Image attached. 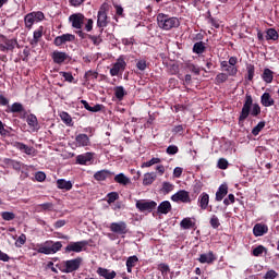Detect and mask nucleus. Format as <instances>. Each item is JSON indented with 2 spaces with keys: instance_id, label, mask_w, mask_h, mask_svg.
I'll return each mask as SVG.
<instances>
[{
  "instance_id": "nucleus-1",
  "label": "nucleus",
  "mask_w": 279,
  "mask_h": 279,
  "mask_svg": "<svg viewBox=\"0 0 279 279\" xmlns=\"http://www.w3.org/2000/svg\"><path fill=\"white\" fill-rule=\"evenodd\" d=\"M260 112V106L258 104H254V98H252L251 95L246 94L242 111L240 112V117L238 118V125L243 126L250 116L257 118Z\"/></svg>"
},
{
  "instance_id": "nucleus-2",
  "label": "nucleus",
  "mask_w": 279,
  "mask_h": 279,
  "mask_svg": "<svg viewBox=\"0 0 279 279\" xmlns=\"http://www.w3.org/2000/svg\"><path fill=\"white\" fill-rule=\"evenodd\" d=\"M157 25H159L160 29L170 31L173 28H179L180 21L177 16H170L163 13H159L156 16Z\"/></svg>"
},
{
  "instance_id": "nucleus-3",
  "label": "nucleus",
  "mask_w": 279,
  "mask_h": 279,
  "mask_svg": "<svg viewBox=\"0 0 279 279\" xmlns=\"http://www.w3.org/2000/svg\"><path fill=\"white\" fill-rule=\"evenodd\" d=\"M61 248L62 244L60 241L53 242L52 240H47L44 244H37V253L45 255L56 254Z\"/></svg>"
},
{
  "instance_id": "nucleus-4",
  "label": "nucleus",
  "mask_w": 279,
  "mask_h": 279,
  "mask_svg": "<svg viewBox=\"0 0 279 279\" xmlns=\"http://www.w3.org/2000/svg\"><path fill=\"white\" fill-rule=\"evenodd\" d=\"M83 257L77 256L76 258L64 260L63 268H60L62 274H73L77 271L83 265Z\"/></svg>"
},
{
  "instance_id": "nucleus-5",
  "label": "nucleus",
  "mask_w": 279,
  "mask_h": 279,
  "mask_svg": "<svg viewBox=\"0 0 279 279\" xmlns=\"http://www.w3.org/2000/svg\"><path fill=\"white\" fill-rule=\"evenodd\" d=\"M108 15H107V9L106 5L102 4L97 13V27L100 31V34H104V29L108 26Z\"/></svg>"
},
{
  "instance_id": "nucleus-6",
  "label": "nucleus",
  "mask_w": 279,
  "mask_h": 279,
  "mask_svg": "<svg viewBox=\"0 0 279 279\" xmlns=\"http://www.w3.org/2000/svg\"><path fill=\"white\" fill-rule=\"evenodd\" d=\"M135 207L140 213H153L157 208L156 201L137 199Z\"/></svg>"
},
{
  "instance_id": "nucleus-7",
  "label": "nucleus",
  "mask_w": 279,
  "mask_h": 279,
  "mask_svg": "<svg viewBox=\"0 0 279 279\" xmlns=\"http://www.w3.org/2000/svg\"><path fill=\"white\" fill-rule=\"evenodd\" d=\"M87 245H88L87 240L70 242L69 245L64 247V253L69 254L71 252H74V253L85 252Z\"/></svg>"
},
{
  "instance_id": "nucleus-8",
  "label": "nucleus",
  "mask_w": 279,
  "mask_h": 279,
  "mask_svg": "<svg viewBox=\"0 0 279 279\" xmlns=\"http://www.w3.org/2000/svg\"><path fill=\"white\" fill-rule=\"evenodd\" d=\"M128 68V63L125 62L123 56L119 57L113 63V66L110 69V76L111 77H117L120 74L124 72V70Z\"/></svg>"
},
{
  "instance_id": "nucleus-9",
  "label": "nucleus",
  "mask_w": 279,
  "mask_h": 279,
  "mask_svg": "<svg viewBox=\"0 0 279 279\" xmlns=\"http://www.w3.org/2000/svg\"><path fill=\"white\" fill-rule=\"evenodd\" d=\"M173 203L191 204V195L185 190H181L171 196Z\"/></svg>"
},
{
  "instance_id": "nucleus-10",
  "label": "nucleus",
  "mask_w": 279,
  "mask_h": 279,
  "mask_svg": "<svg viewBox=\"0 0 279 279\" xmlns=\"http://www.w3.org/2000/svg\"><path fill=\"white\" fill-rule=\"evenodd\" d=\"M109 229L111 232L118 235H125L129 233L128 223H125L124 221L110 223Z\"/></svg>"
},
{
  "instance_id": "nucleus-11",
  "label": "nucleus",
  "mask_w": 279,
  "mask_h": 279,
  "mask_svg": "<svg viewBox=\"0 0 279 279\" xmlns=\"http://www.w3.org/2000/svg\"><path fill=\"white\" fill-rule=\"evenodd\" d=\"M69 21L72 23V28L82 29L85 21V15L82 13H74L69 16Z\"/></svg>"
},
{
  "instance_id": "nucleus-12",
  "label": "nucleus",
  "mask_w": 279,
  "mask_h": 279,
  "mask_svg": "<svg viewBox=\"0 0 279 279\" xmlns=\"http://www.w3.org/2000/svg\"><path fill=\"white\" fill-rule=\"evenodd\" d=\"M74 41H75V35L65 33V34H62L61 36H57L53 39V45L57 47H60L62 45H66L68 43H74Z\"/></svg>"
},
{
  "instance_id": "nucleus-13",
  "label": "nucleus",
  "mask_w": 279,
  "mask_h": 279,
  "mask_svg": "<svg viewBox=\"0 0 279 279\" xmlns=\"http://www.w3.org/2000/svg\"><path fill=\"white\" fill-rule=\"evenodd\" d=\"M51 59L56 64H62L65 61H71V57L66 52L54 50L51 54Z\"/></svg>"
},
{
  "instance_id": "nucleus-14",
  "label": "nucleus",
  "mask_w": 279,
  "mask_h": 279,
  "mask_svg": "<svg viewBox=\"0 0 279 279\" xmlns=\"http://www.w3.org/2000/svg\"><path fill=\"white\" fill-rule=\"evenodd\" d=\"M94 153H84L76 157V163L82 166L93 165Z\"/></svg>"
},
{
  "instance_id": "nucleus-15",
  "label": "nucleus",
  "mask_w": 279,
  "mask_h": 279,
  "mask_svg": "<svg viewBox=\"0 0 279 279\" xmlns=\"http://www.w3.org/2000/svg\"><path fill=\"white\" fill-rule=\"evenodd\" d=\"M220 69H222L229 77H235L238 75L239 69L238 66H233L228 61L220 62Z\"/></svg>"
},
{
  "instance_id": "nucleus-16",
  "label": "nucleus",
  "mask_w": 279,
  "mask_h": 279,
  "mask_svg": "<svg viewBox=\"0 0 279 279\" xmlns=\"http://www.w3.org/2000/svg\"><path fill=\"white\" fill-rule=\"evenodd\" d=\"M268 233V226L265 223H255L253 227L254 236H264Z\"/></svg>"
},
{
  "instance_id": "nucleus-17",
  "label": "nucleus",
  "mask_w": 279,
  "mask_h": 279,
  "mask_svg": "<svg viewBox=\"0 0 279 279\" xmlns=\"http://www.w3.org/2000/svg\"><path fill=\"white\" fill-rule=\"evenodd\" d=\"M209 203H210V196L206 192H202L197 199V204L201 210H206Z\"/></svg>"
},
{
  "instance_id": "nucleus-18",
  "label": "nucleus",
  "mask_w": 279,
  "mask_h": 279,
  "mask_svg": "<svg viewBox=\"0 0 279 279\" xmlns=\"http://www.w3.org/2000/svg\"><path fill=\"white\" fill-rule=\"evenodd\" d=\"M75 142H76V147H78V148H84L92 144L88 135H86V134L76 135Z\"/></svg>"
},
{
  "instance_id": "nucleus-19",
  "label": "nucleus",
  "mask_w": 279,
  "mask_h": 279,
  "mask_svg": "<svg viewBox=\"0 0 279 279\" xmlns=\"http://www.w3.org/2000/svg\"><path fill=\"white\" fill-rule=\"evenodd\" d=\"M216 259L217 257L214 255L213 251H209L207 254H201L199 257L197 258V260L201 264H208V265H211Z\"/></svg>"
},
{
  "instance_id": "nucleus-20",
  "label": "nucleus",
  "mask_w": 279,
  "mask_h": 279,
  "mask_svg": "<svg viewBox=\"0 0 279 279\" xmlns=\"http://www.w3.org/2000/svg\"><path fill=\"white\" fill-rule=\"evenodd\" d=\"M26 123L34 132L39 131L38 118L34 113L27 116Z\"/></svg>"
},
{
  "instance_id": "nucleus-21",
  "label": "nucleus",
  "mask_w": 279,
  "mask_h": 279,
  "mask_svg": "<svg viewBox=\"0 0 279 279\" xmlns=\"http://www.w3.org/2000/svg\"><path fill=\"white\" fill-rule=\"evenodd\" d=\"M96 272L99 277H102L105 279H114L117 276V272L114 270H109V269L102 268V267H98Z\"/></svg>"
},
{
  "instance_id": "nucleus-22",
  "label": "nucleus",
  "mask_w": 279,
  "mask_h": 279,
  "mask_svg": "<svg viewBox=\"0 0 279 279\" xmlns=\"http://www.w3.org/2000/svg\"><path fill=\"white\" fill-rule=\"evenodd\" d=\"M113 174L114 173H112L110 170L102 169V170H99L96 173H94L93 178L96 181H105V180L109 179Z\"/></svg>"
},
{
  "instance_id": "nucleus-23",
  "label": "nucleus",
  "mask_w": 279,
  "mask_h": 279,
  "mask_svg": "<svg viewBox=\"0 0 279 279\" xmlns=\"http://www.w3.org/2000/svg\"><path fill=\"white\" fill-rule=\"evenodd\" d=\"M260 104L264 108H269L275 106V99L270 96L269 93H264L260 96Z\"/></svg>"
},
{
  "instance_id": "nucleus-24",
  "label": "nucleus",
  "mask_w": 279,
  "mask_h": 279,
  "mask_svg": "<svg viewBox=\"0 0 279 279\" xmlns=\"http://www.w3.org/2000/svg\"><path fill=\"white\" fill-rule=\"evenodd\" d=\"M229 193L227 184H220L216 192V202H221Z\"/></svg>"
},
{
  "instance_id": "nucleus-25",
  "label": "nucleus",
  "mask_w": 279,
  "mask_h": 279,
  "mask_svg": "<svg viewBox=\"0 0 279 279\" xmlns=\"http://www.w3.org/2000/svg\"><path fill=\"white\" fill-rule=\"evenodd\" d=\"M59 117L61 118V121L64 123V125L70 128L74 126L73 118L69 114L68 111H61Z\"/></svg>"
},
{
  "instance_id": "nucleus-26",
  "label": "nucleus",
  "mask_w": 279,
  "mask_h": 279,
  "mask_svg": "<svg viewBox=\"0 0 279 279\" xmlns=\"http://www.w3.org/2000/svg\"><path fill=\"white\" fill-rule=\"evenodd\" d=\"M138 263V257L137 255H132V256H129L128 259H126V270L129 274H132V269L134 267H136Z\"/></svg>"
},
{
  "instance_id": "nucleus-27",
  "label": "nucleus",
  "mask_w": 279,
  "mask_h": 279,
  "mask_svg": "<svg viewBox=\"0 0 279 279\" xmlns=\"http://www.w3.org/2000/svg\"><path fill=\"white\" fill-rule=\"evenodd\" d=\"M171 211V204L169 201H163L160 203L159 207H157V213L167 215Z\"/></svg>"
},
{
  "instance_id": "nucleus-28",
  "label": "nucleus",
  "mask_w": 279,
  "mask_h": 279,
  "mask_svg": "<svg viewBox=\"0 0 279 279\" xmlns=\"http://www.w3.org/2000/svg\"><path fill=\"white\" fill-rule=\"evenodd\" d=\"M114 182L120 185L128 186L129 184H131V179L129 177H125L123 173H119L114 177Z\"/></svg>"
},
{
  "instance_id": "nucleus-29",
  "label": "nucleus",
  "mask_w": 279,
  "mask_h": 279,
  "mask_svg": "<svg viewBox=\"0 0 279 279\" xmlns=\"http://www.w3.org/2000/svg\"><path fill=\"white\" fill-rule=\"evenodd\" d=\"M57 189L70 191L73 189V183L66 181L65 179H59L57 180Z\"/></svg>"
},
{
  "instance_id": "nucleus-30",
  "label": "nucleus",
  "mask_w": 279,
  "mask_h": 279,
  "mask_svg": "<svg viewBox=\"0 0 279 279\" xmlns=\"http://www.w3.org/2000/svg\"><path fill=\"white\" fill-rule=\"evenodd\" d=\"M274 72L270 71L268 68L264 69L262 74V78L266 84H271L274 82Z\"/></svg>"
},
{
  "instance_id": "nucleus-31",
  "label": "nucleus",
  "mask_w": 279,
  "mask_h": 279,
  "mask_svg": "<svg viewBox=\"0 0 279 279\" xmlns=\"http://www.w3.org/2000/svg\"><path fill=\"white\" fill-rule=\"evenodd\" d=\"M157 180V174L151 172V173H145L144 179H143V185L144 186H149L153 184L154 181Z\"/></svg>"
},
{
  "instance_id": "nucleus-32",
  "label": "nucleus",
  "mask_w": 279,
  "mask_h": 279,
  "mask_svg": "<svg viewBox=\"0 0 279 279\" xmlns=\"http://www.w3.org/2000/svg\"><path fill=\"white\" fill-rule=\"evenodd\" d=\"M229 73L219 72L215 77V84L216 85H222L229 80Z\"/></svg>"
},
{
  "instance_id": "nucleus-33",
  "label": "nucleus",
  "mask_w": 279,
  "mask_h": 279,
  "mask_svg": "<svg viewBox=\"0 0 279 279\" xmlns=\"http://www.w3.org/2000/svg\"><path fill=\"white\" fill-rule=\"evenodd\" d=\"M52 210H53V204L51 202H47L36 206L37 213L52 211Z\"/></svg>"
},
{
  "instance_id": "nucleus-34",
  "label": "nucleus",
  "mask_w": 279,
  "mask_h": 279,
  "mask_svg": "<svg viewBox=\"0 0 279 279\" xmlns=\"http://www.w3.org/2000/svg\"><path fill=\"white\" fill-rule=\"evenodd\" d=\"M278 38H279V34L277 33V31L275 28L266 29V35H265L266 40L277 41Z\"/></svg>"
},
{
  "instance_id": "nucleus-35",
  "label": "nucleus",
  "mask_w": 279,
  "mask_h": 279,
  "mask_svg": "<svg viewBox=\"0 0 279 279\" xmlns=\"http://www.w3.org/2000/svg\"><path fill=\"white\" fill-rule=\"evenodd\" d=\"M206 51V46L204 41H197L194 44V47L192 48V52L196 54H202L205 53Z\"/></svg>"
},
{
  "instance_id": "nucleus-36",
  "label": "nucleus",
  "mask_w": 279,
  "mask_h": 279,
  "mask_svg": "<svg viewBox=\"0 0 279 279\" xmlns=\"http://www.w3.org/2000/svg\"><path fill=\"white\" fill-rule=\"evenodd\" d=\"M255 77V65L252 63L246 64V74L245 78L250 82L254 81Z\"/></svg>"
},
{
  "instance_id": "nucleus-37",
  "label": "nucleus",
  "mask_w": 279,
  "mask_h": 279,
  "mask_svg": "<svg viewBox=\"0 0 279 279\" xmlns=\"http://www.w3.org/2000/svg\"><path fill=\"white\" fill-rule=\"evenodd\" d=\"M88 39L92 41L94 46L101 45L104 41L101 29H99V35H88Z\"/></svg>"
},
{
  "instance_id": "nucleus-38",
  "label": "nucleus",
  "mask_w": 279,
  "mask_h": 279,
  "mask_svg": "<svg viewBox=\"0 0 279 279\" xmlns=\"http://www.w3.org/2000/svg\"><path fill=\"white\" fill-rule=\"evenodd\" d=\"M174 187H175V185H174L173 183L163 182L160 192H161L163 195H168V194H170L171 192H173Z\"/></svg>"
},
{
  "instance_id": "nucleus-39",
  "label": "nucleus",
  "mask_w": 279,
  "mask_h": 279,
  "mask_svg": "<svg viewBox=\"0 0 279 279\" xmlns=\"http://www.w3.org/2000/svg\"><path fill=\"white\" fill-rule=\"evenodd\" d=\"M2 37V43L5 47H8V49L10 51H13L14 48H15V45H17L19 43L16 41V39H8L7 37L4 36H1Z\"/></svg>"
},
{
  "instance_id": "nucleus-40",
  "label": "nucleus",
  "mask_w": 279,
  "mask_h": 279,
  "mask_svg": "<svg viewBox=\"0 0 279 279\" xmlns=\"http://www.w3.org/2000/svg\"><path fill=\"white\" fill-rule=\"evenodd\" d=\"M7 112L11 113H22L24 112V106L20 102L11 105L10 109Z\"/></svg>"
},
{
  "instance_id": "nucleus-41",
  "label": "nucleus",
  "mask_w": 279,
  "mask_h": 279,
  "mask_svg": "<svg viewBox=\"0 0 279 279\" xmlns=\"http://www.w3.org/2000/svg\"><path fill=\"white\" fill-rule=\"evenodd\" d=\"M195 223L192 221L190 217L183 218L182 221L180 222V227L187 230L191 228H194Z\"/></svg>"
},
{
  "instance_id": "nucleus-42",
  "label": "nucleus",
  "mask_w": 279,
  "mask_h": 279,
  "mask_svg": "<svg viewBox=\"0 0 279 279\" xmlns=\"http://www.w3.org/2000/svg\"><path fill=\"white\" fill-rule=\"evenodd\" d=\"M265 126H266V121H259L258 124H256L252 130V134L254 136H258L259 132H262L265 129Z\"/></svg>"
},
{
  "instance_id": "nucleus-43",
  "label": "nucleus",
  "mask_w": 279,
  "mask_h": 279,
  "mask_svg": "<svg viewBox=\"0 0 279 279\" xmlns=\"http://www.w3.org/2000/svg\"><path fill=\"white\" fill-rule=\"evenodd\" d=\"M114 96L119 101H122L124 96H125V92L124 88L122 86H118L114 88Z\"/></svg>"
},
{
  "instance_id": "nucleus-44",
  "label": "nucleus",
  "mask_w": 279,
  "mask_h": 279,
  "mask_svg": "<svg viewBox=\"0 0 279 279\" xmlns=\"http://www.w3.org/2000/svg\"><path fill=\"white\" fill-rule=\"evenodd\" d=\"M0 216H1V219L3 221H13V220H15V214L11 213V211H2Z\"/></svg>"
},
{
  "instance_id": "nucleus-45",
  "label": "nucleus",
  "mask_w": 279,
  "mask_h": 279,
  "mask_svg": "<svg viewBox=\"0 0 279 279\" xmlns=\"http://www.w3.org/2000/svg\"><path fill=\"white\" fill-rule=\"evenodd\" d=\"M149 66V63H147V60L141 59L136 61V69L144 72Z\"/></svg>"
},
{
  "instance_id": "nucleus-46",
  "label": "nucleus",
  "mask_w": 279,
  "mask_h": 279,
  "mask_svg": "<svg viewBox=\"0 0 279 279\" xmlns=\"http://www.w3.org/2000/svg\"><path fill=\"white\" fill-rule=\"evenodd\" d=\"M24 21H25V27L27 29H32L34 23H36V20L31 14L25 15Z\"/></svg>"
},
{
  "instance_id": "nucleus-47",
  "label": "nucleus",
  "mask_w": 279,
  "mask_h": 279,
  "mask_svg": "<svg viewBox=\"0 0 279 279\" xmlns=\"http://www.w3.org/2000/svg\"><path fill=\"white\" fill-rule=\"evenodd\" d=\"M43 37V26H40L37 31L34 32V39L32 45H38L39 39Z\"/></svg>"
},
{
  "instance_id": "nucleus-48",
  "label": "nucleus",
  "mask_w": 279,
  "mask_h": 279,
  "mask_svg": "<svg viewBox=\"0 0 279 279\" xmlns=\"http://www.w3.org/2000/svg\"><path fill=\"white\" fill-rule=\"evenodd\" d=\"M264 252H267V248L263 245H259V246L253 248L252 254L254 257H260L262 254H264Z\"/></svg>"
},
{
  "instance_id": "nucleus-49",
  "label": "nucleus",
  "mask_w": 279,
  "mask_h": 279,
  "mask_svg": "<svg viewBox=\"0 0 279 279\" xmlns=\"http://www.w3.org/2000/svg\"><path fill=\"white\" fill-rule=\"evenodd\" d=\"M217 168L220 170H227L229 168L228 159L219 158L217 162Z\"/></svg>"
},
{
  "instance_id": "nucleus-50",
  "label": "nucleus",
  "mask_w": 279,
  "mask_h": 279,
  "mask_svg": "<svg viewBox=\"0 0 279 279\" xmlns=\"http://www.w3.org/2000/svg\"><path fill=\"white\" fill-rule=\"evenodd\" d=\"M107 198L108 204H113L116 201L120 198V195L118 192H110L107 194Z\"/></svg>"
},
{
  "instance_id": "nucleus-51",
  "label": "nucleus",
  "mask_w": 279,
  "mask_h": 279,
  "mask_svg": "<svg viewBox=\"0 0 279 279\" xmlns=\"http://www.w3.org/2000/svg\"><path fill=\"white\" fill-rule=\"evenodd\" d=\"M34 20H36V23L41 22L45 20V15L41 11H36L28 13Z\"/></svg>"
},
{
  "instance_id": "nucleus-52",
  "label": "nucleus",
  "mask_w": 279,
  "mask_h": 279,
  "mask_svg": "<svg viewBox=\"0 0 279 279\" xmlns=\"http://www.w3.org/2000/svg\"><path fill=\"white\" fill-rule=\"evenodd\" d=\"M203 191V183L201 181H196L194 185H192V192L195 195L201 194Z\"/></svg>"
},
{
  "instance_id": "nucleus-53",
  "label": "nucleus",
  "mask_w": 279,
  "mask_h": 279,
  "mask_svg": "<svg viewBox=\"0 0 279 279\" xmlns=\"http://www.w3.org/2000/svg\"><path fill=\"white\" fill-rule=\"evenodd\" d=\"M161 160L159 158H151L150 160L143 162L142 168H149L153 165H159Z\"/></svg>"
},
{
  "instance_id": "nucleus-54",
  "label": "nucleus",
  "mask_w": 279,
  "mask_h": 279,
  "mask_svg": "<svg viewBox=\"0 0 279 279\" xmlns=\"http://www.w3.org/2000/svg\"><path fill=\"white\" fill-rule=\"evenodd\" d=\"M186 69L195 75H201V68L196 66L194 63H186Z\"/></svg>"
},
{
  "instance_id": "nucleus-55",
  "label": "nucleus",
  "mask_w": 279,
  "mask_h": 279,
  "mask_svg": "<svg viewBox=\"0 0 279 279\" xmlns=\"http://www.w3.org/2000/svg\"><path fill=\"white\" fill-rule=\"evenodd\" d=\"M157 269L161 271L162 276H167L170 272V268L168 264H159Z\"/></svg>"
},
{
  "instance_id": "nucleus-56",
  "label": "nucleus",
  "mask_w": 279,
  "mask_h": 279,
  "mask_svg": "<svg viewBox=\"0 0 279 279\" xmlns=\"http://www.w3.org/2000/svg\"><path fill=\"white\" fill-rule=\"evenodd\" d=\"M209 225L211 228L217 229L220 227V220L217 216H211L209 220Z\"/></svg>"
},
{
  "instance_id": "nucleus-57",
  "label": "nucleus",
  "mask_w": 279,
  "mask_h": 279,
  "mask_svg": "<svg viewBox=\"0 0 279 279\" xmlns=\"http://www.w3.org/2000/svg\"><path fill=\"white\" fill-rule=\"evenodd\" d=\"M179 153V148L177 145H170L168 146V148H166V154L170 155V156H174Z\"/></svg>"
},
{
  "instance_id": "nucleus-58",
  "label": "nucleus",
  "mask_w": 279,
  "mask_h": 279,
  "mask_svg": "<svg viewBox=\"0 0 279 279\" xmlns=\"http://www.w3.org/2000/svg\"><path fill=\"white\" fill-rule=\"evenodd\" d=\"M65 82L73 83L74 76L71 72H61L60 73Z\"/></svg>"
},
{
  "instance_id": "nucleus-59",
  "label": "nucleus",
  "mask_w": 279,
  "mask_h": 279,
  "mask_svg": "<svg viewBox=\"0 0 279 279\" xmlns=\"http://www.w3.org/2000/svg\"><path fill=\"white\" fill-rule=\"evenodd\" d=\"M84 77L86 78V81L96 80L98 77V73L94 71H88L86 72V74H84Z\"/></svg>"
},
{
  "instance_id": "nucleus-60",
  "label": "nucleus",
  "mask_w": 279,
  "mask_h": 279,
  "mask_svg": "<svg viewBox=\"0 0 279 279\" xmlns=\"http://www.w3.org/2000/svg\"><path fill=\"white\" fill-rule=\"evenodd\" d=\"M47 179V175L43 171L35 173V180L37 182H44Z\"/></svg>"
},
{
  "instance_id": "nucleus-61",
  "label": "nucleus",
  "mask_w": 279,
  "mask_h": 279,
  "mask_svg": "<svg viewBox=\"0 0 279 279\" xmlns=\"http://www.w3.org/2000/svg\"><path fill=\"white\" fill-rule=\"evenodd\" d=\"M278 276L276 270H268L265 274V279H276Z\"/></svg>"
},
{
  "instance_id": "nucleus-62",
  "label": "nucleus",
  "mask_w": 279,
  "mask_h": 279,
  "mask_svg": "<svg viewBox=\"0 0 279 279\" xmlns=\"http://www.w3.org/2000/svg\"><path fill=\"white\" fill-rule=\"evenodd\" d=\"M234 195L233 194H229L227 198L223 199V204L226 206H229L230 204H234Z\"/></svg>"
},
{
  "instance_id": "nucleus-63",
  "label": "nucleus",
  "mask_w": 279,
  "mask_h": 279,
  "mask_svg": "<svg viewBox=\"0 0 279 279\" xmlns=\"http://www.w3.org/2000/svg\"><path fill=\"white\" fill-rule=\"evenodd\" d=\"M84 29H86L88 33L94 29V20L88 19L86 25L84 26Z\"/></svg>"
},
{
  "instance_id": "nucleus-64",
  "label": "nucleus",
  "mask_w": 279,
  "mask_h": 279,
  "mask_svg": "<svg viewBox=\"0 0 279 279\" xmlns=\"http://www.w3.org/2000/svg\"><path fill=\"white\" fill-rule=\"evenodd\" d=\"M104 108H105L104 105H94L93 107H90V108L88 109V111H90V112H99V111H101Z\"/></svg>"
}]
</instances>
